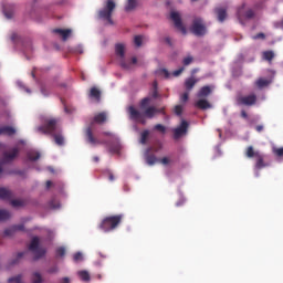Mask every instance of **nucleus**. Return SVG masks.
I'll list each match as a JSON object with an SVG mask.
<instances>
[{"instance_id": "nucleus-13", "label": "nucleus", "mask_w": 283, "mask_h": 283, "mask_svg": "<svg viewBox=\"0 0 283 283\" xmlns=\"http://www.w3.org/2000/svg\"><path fill=\"white\" fill-rule=\"evenodd\" d=\"M128 112L132 120H136V123H142V125H145L144 113H140L134 106H129Z\"/></svg>"}, {"instance_id": "nucleus-50", "label": "nucleus", "mask_w": 283, "mask_h": 283, "mask_svg": "<svg viewBox=\"0 0 283 283\" xmlns=\"http://www.w3.org/2000/svg\"><path fill=\"white\" fill-rule=\"evenodd\" d=\"M158 163H160L161 165H169V163H171V159H169V157H164L159 159Z\"/></svg>"}, {"instance_id": "nucleus-40", "label": "nucleus", "mask_w": 283, "mask_h": 283, "mask_svg": "<svg viewBox=\"0 0 283 283\" xmlns=\"http://www.w3.org/2000/svg\"><path fill=\"white\" fill-rule=\"evenodd\" d=\"M134 43L136 48H140V45H143V35H135Z\"/></svg>"}, {"instance_id": "nucleus-64", "label": "nucleus", "mask_w": 283, "mask_h": 283, "mask_svg": "<svg viewBox=\"0 0 283 283\" xmlns=\"http://www.w3.org/2000/svg\"><path fill=\"white\" fill-rule=\"evenodd\" d=\"M15 34L12 35V40H14Z\"/></svg>"}, {"instance_id": "nucleus-55", "label": "nucleus", "mask_w": 283, "mask_h": 283, "mask_svg": "<svg viewBox=\"0 0 283 283\" xmlns=\"http://www.w3.org/2000/svg\"><path fill=\"white\" fill-rule=\"evenodd\" d=\"M241 117L242 118H249V114H247V111H241Z\"/></svg>"}, {"instance_id": "nucleus-27", "label": "nucleus", "mask_w": 283, "mask_h": 283, "mask_svg": "<svg viewBox=\"0 0 283 283\" xmlns=\"http://www.w3.org/2000/svg\"><path fill=\"white\" fill-rule=\"evenodd\" d=\"M255 85L259 86L260 90H262V87H268V85H271V81L261 77L255 82Z\"/></svg>"}, {"instance_id": "nucleus-7", "label": "nucleus", "mask_w": 283, "mask_h": 283, "mask_svg": "<svg viewBox=\"0 0 283 283\" xmlns=\"http://www.w3.org/2000/svg\"><path fill=\"white\" fill-rule=\"evenodd\" d=\"M29 251H32L34 254V260H41L46 253L44 248H41V241L39 237H33L29 245Z\"/></svg>"}, {"instance_id": "nucleus-12", "label": "nucleus", "mask_w": 283, "mask_h": 283, "mask_svg": "<svg viewBox=\"0 0 283 283\" xmlns=\"http://www.w3.org/2000/svg\"><path fill=\"white\" fill-rule=\"evenodd\" d=\"M170 19L171 21H174L177 30H180L184 34H187V29H185V25H182V19L180 18V13L172 11L170 13Z\"/></svg>"}, {"instance_id": "nucleus-24", "label": "nucleus", "mask_w": 283, "mask_h": 283, "mask_svg": "<svg viewBox=\"0 0 283 283\" xmlns=\"http://www.w3.org/2000/svg\"><path fill=\"white\" fill-rule=\"evenodd\" d=\"M93 120L97 125H103V123L107 122V113H105V112L98 113L97 115L94 116Z\"/></svg>"}, {"instance_id": "nucleus-52", "label": "nucleus", "mask_w": 283, "mask_h": 283, "mask_svg": "<svg viewBox=\"0 0 283 283\" xmlns=\"http://www.w3.org/2000/svg\"><path fill=\"white\" fill-rule=\"evenodd\" d=\"M182 72H185V67H180L179 70L174 71L172 76H180Z\"/></svg>"}, {"instance_id": "nucleus-15", "label": "nucleus", "mask_w": 283, "mask_h": 283, "mask_svg": "<svg viewBox=\"0 0 283 283\" xmlns=\"http://www.w3.org/2000/svg\"><path fill=\"white\" fill-rule=\"evenodd\" d=\"M15 156H19V148H12L10 153L4 151L2 163H12Z\"/></svg>"}, {"instance_id": "nucleus-33", "label": "nucleus", "mask_w": 283, "mask_h": 283, "mask_svg": "<svg viewBox=\"0 0 283 283\" xmlns=\"http://www.w3.org/2000/svg\"><path fill=\"white\" fill-rule=\"evenodd\" d=\"M15 233L17 232L14 231V228H12V226L3 231L4 238H12V235H14Z\"/></svg>"}, {"instance_id": "nucleus-45", "label": "nucleus", "mask_w": 283, "mask_h": 283, "mask_svg": "<svg viewBox=\"0 0 283 283\" xmlns=\"http://www.w3.org/2000/svg\"><path fill=\"white\" fill-rule=\"evenodd\" d=\"M73 260H74V262H81V261L83 260V253L76 252V253L73 255Z\"/></svg>"}, {"instance_id": "nucleus-53", "label": "nucleus", "mask_w": 283, "mask_h": 283, "mask_svg": "<svg viewBox=\"0 0 283 283\" xmlns=\"http://www.w3.org/2000/svg\"><path fill=\"white\" fill-rule=\"evenodd\" d=\"M254 40L258 39H266V35L264 33H258L256 35L253 36Z\"/></svg>"}, {"instance_id": "nucleus-10", "label": "nucleus", "mask_w": 283, "mask_h": 283, "mask_svg": "<svg viewBox=\"0 0 283 283\" xmlns=\"http://www.w3.org/2000/svg\"><path fill=\"white\" fill-rule=\"evenodd\" d=\"M150 101L149 97H145L140 102V109H144L143 114L146 118H154V116L158 114V108H156V106H149Z\"/></svg>"}, {"instance_id": "nucleus-31", "label": "nucleus", "mask_w": 283, "mask_h": 283, "mask_svg": "<svg viewBox=\"0 0 283 283\" xmlns=\"http://www.w3.org/2000/svg\"><path fill=\"white\" fill-rule=\"evenodd\" d=\"M77 275L81 277L83 282H90V272L88 271H80Z\"/></svg>"}, {"instance_id": "nucleus-26", "label": "nucleus", "mask_w": 283, "mask_h": 283, "mask_svg": "<svg viewBox=\"0 0 283 283\" xmlns=\"http://www.w3.org/2000/svg\"><path fill=\"white\" fill-rule=\"evenodd\" d=\"M137 6H138L137 0H127V2L125 4V12H132V11L136 10Z\"/></svg>"}, {"instance_id": "nucleus-62", "label": "nucleus", "mask_w": 283, "mask_h": 283, "mask_svg": "<svg viewBox=\"0 0 283 283\" xmlns=\"http://www.w3.org/2000/svg\"><path fill=\"white\" fill-rule=\"evenodd\" d=\"M0 174H3V168L0 166Z\"/></svg>"}, {"instance_id": "nucleus-5", "label": "nucleus", "mask_w": 283, "mask_h": 283, "mask_svg": "<svg viewBox=\"0 0 283 283\" xmlns=\"http://www.w3.org/2000/svg\"><path fill=\"white\" fill-rule=\"evenodd\" d=\"M115 54L119 59V65L123 70H132V65H136L138 63V59L133 57L132 62H126L125 60V44L117 43L115 45Z\"/></svg>"}, {"instance_id": "nucleus-34", "label": "nucleus", "mask_w": 283, "mask_h": 283, "mask_svg": "<svg viewBox=\"0 0 283 283\" xmlns=\"http://www.w3.org/2000/svg\"><path fill=\"white\" fill-rule=\"evenodd\" d=\"M32 283H43V276H41V273H33Z\"/></svg>"}, {"instance_id": "nucleus-61", "label": "nucleus", "mask_w": 283, "mask_h": 283, "mask_svg": "<svg viewBox=\"0 0 283 283\" xmlns=\"http://www.w3.org/2000/svg\"><path fill=\"white\" fill-rule=\"evenodd\" d=\"M93 160H94V163H98L99 158L95 156V157H93Z\"/></svg>"}, {"instance_id": "nucleus-37", "label": "nucleus", "mask_w": 283, "mask_h": 283, "mask_svg": "<svg viewBox=\"0 0 283 283\" xmlns=\"http://www.w3.org/2000/svg\"><path fill=\"white\" fill-rule=\"evenodd\" d=\"M56 258H65V248L60 247L55 250Z\"/></svg>"}, {"instance_id": "nucleus-60", "label": "nucleus", "mask_w": 283, "mask_h": 283, "mask_svg": "<svg viewBox=\"0 0 283 283\" xmlns=\"http://www.w3.org/2000/svg\"><path fill=\"white\" fill-rule=\"evenodd\" d=\"M50 187H52V181H51V180H48V181H46V189H50Z\"/></svg>"}, {"instance_id": "nucleus-36", "label": "nucleus", "mask_w": 283, "mask_h": 283, "mask_svg": "<svg viewBox=\"0 0 283 283\" xmlns=\"http://www.w3.org/2000/svg\"><path fill=\"white\" fill-rule=\"evenodd\" d=\"M154 129L156 132H160V134H166V132H167V127H165V125H163V124H156L154 126Z\"/></svg>"}, {"instance_id": "nucleus-17", "label": "nucleus", "mask_w": 283, "mask_h": 283, "mask_svg": "<svg viewBox=\"0 0 283 283\" xmlns=\"http://www.w3.org/2000/svg\"><path fill=\"white\" fill-rule=\"evenodd\" d=\"M17 134V128L12 126L0 127V136H14Z\"/></svg>"}, {"instance_id": "nucleus-49", "label": "nucleus", "mask_w": 283, "mask_h": 283, "mask_svg": "<svg viewBox=\"0 0 283 283\" xmlns=\"http://www.w3.org/2000/svg\"><path fill=\"white\" fill-rule=\"evenodd\" d=\"M180 101L181 103H187V101H189V91L180 96Z\"/></svg>"}, {"instance_id": "nucleus-8", "label": "nucleus", "mask_w": 283, "mask_h": 283, "mask_svg": "<svg viewBox=\"0 0 283 283\" xmlns=\"http://www.w3.org/2000/svg\"><path fill=\"white\" fill-rule=\"evenodd\" d=\"M190 31L195 36H205L207 34V25H205V21L201 18H195Z\"/></svg>"}, {"instance_id": "nucleus-16", "label": "nucleus", "mask_w": 283, "mask_h": 283, "mask_svg": "<svg viewBox=\"0 0 283 283\" xmlns=\"http://www.w3.org/2000/svg\"><path fill=\"white\" fill-rule=\"evenodd\" d=\"M53 34H60L62 41H67L72 34V29H53Z\"/></svg>"}, {"instance_id": "nucleus-22", "label": "nucleus", "mask_w": 283, "mask_h": 283, "mask_svg": "<svg viewBox=\"0 0 283 283\" xmlns=\"http://www.w3.org/2000/svg\"><path fill=\"white\" fill-rule=\"evenodd\" d=\"M198 78L196 77H188L185 81V88L187 90V92H191V90H193V87H196V84L198 83Z\"/></svg>"}, {"instance_id": "nucleus-48", "label": "nucleus", "mask_w": 283, "mask_h": 283, "mask_svg": "<svg viewBox=\"0 0 283 283\" xmlns=\"http://www.w3.org/2000/svg\"><path fill=\"white\" fill-rule=\"evenodd\" d=\"M25 255V252H19L17 254V259L12 261V264H18L19 260H21V258H23Z\"/></svg>"}, {"instance_id": "nucleus-30", "label": "nucleus", "mask_w": 283, "mask_h": 283, "mask_svg": "<svg viewBox=\"0 0 283 283\" xmlns=\"http://www.w3.org/2000/svg\"><path fill=\"white\" fill-rule=\"evenodd\" d=\"M149 138V130H144L142 134H140V140L139 143L142 145H147V139Z\"/></svg>"}, {"instance_id": "nucleus-32", "label": "nucleus", "mask_w": 283, "mask_h": 283, "mask_svg": "<svg viewBox=\"0 0 283 283\" xmlns=\"http://www.w3.org/2000/svg\"><path fill=\"white\" fill-rule=\"evenodd\" d=\"M158 158H156L154 155H147L146 156V163L147 165H156V163H158Z\"/></svg>"}, {"instance_id": "nucleus-39", "label": "nucleus", "mask_w": 283, "mask_h": 283, "mask_svg": "<svg viewBox=\"0 0 283 283\" xmlns=\"http://www.w3.org/2000/svg\"><path fill=\"white\" fill-rule=\"evenodd\" d=\"M272 151H273L274 156H277V158H283V147H281V148L274 147L272 149Z\"/></svg>"}, {"instance_id": "nucleus-18", "label": "nucleus", "mask_w": 283, "mask_h": 283, "mask_svg": "<svg viewBox=\"0 0 283 283\" xmlns=\"http://www.w3.org/2000/svg\"><path fill=\"white\" fill-rule=\"evenodd\" d=\"M214 12L217 14V19L219 23H224L227 20V9L224 8H216Z\"/></svg>"}, {"instance_id": "nucleus-43", "label": "nucleus", "mask_w": 283, "mask_h": 283, "mask_svg": "<svg viewBox=\"0 0 283 283\" xmlns=\"http://www.w3.org/2000/svg\"><path fill=\"white\" fill-rule=\"evenodd\" d=\"M51 209H59L61 207V203L59 201H56L55 199H52L50 202H49Z\"/></svg>"}, {"instance_id": "nucleus-63", "label": "nucleus", "mask_w": 283, "mask_h": 283, "mask_svg": "<svg viewBox=\"0 0 283 283\" xmlns=\"http://www.w3.org/2000/svg\"><path fill=\"white\" fill-rule=\"evenodd\" d=\"M167 43H169V38L166 39Z\"/></svg>"}, {"instance_id": "nucleus-51", "label": "nucleus", "mask_w": 283, "mask_h": 283, "mask_svg": "<svg viewBox=\"0 0 283 283\" xmlns=\"http://www.w3.org/2000/svg\"><path fill=\"white\" fill-rule=\"evenodd\" d=\"M46 273L53 274V273H59V266L54 265L50 268Z\"/></svg>"}, {"instance_id": "nucleus-21", "label": "nucleus", "mask_w": 283, "mask_h": 283, "mask_svg": "<svg viewBox=\"0 0 283 283\" xmlns=\"http://www.w3.org/2000/svg\"><path fill=\"white\" fill-rule=\"evenodd\" d=\"M90 98H94L95 103H101V90L93 86L88 94Z\"/></svg>"}, {"instance_id": "nucleus-25", "label": "nucleus", "mask_w": 283, "mask_h": 283, "mask_svg": "<svg viewBox=\"0 0 283 283\" xmlns=\"http://www.w3.org/2000/svg\"><path fill=\"white\" fill-rule=\"evenodd\" d=\"M27 158H28V160H31V163H34V161L39 160V158H41V154L36 150H29L27 153Z\"/></svg>"}, {"instance_id": "nucleus-3", "label": "nucleus", "mask_w": 283, "mask_h": 283, "mask_svg": "<svg viewBox=\"0 0 283 283\" xmlns=\"http://www.w3.org/2000/svg\"><path fill=\"white\" fill-rule=\"evenodd\" d=\"M123 222V214H115L105 217L98 228L104 231V233H109V231H114L118 229L119 224Z\"/></svg>"}, {"instance_id": "nucleus-35", "label": "nucleus", "mask_w": 283, "mask_h": 283, "mask_svg": "<svg viewBox=\"0 0 283 283\" xmlns=\"http://www.w3.org/2000/svg\"><path fill=\"white\" fill-rule=\"evenodd\" d=\"M156 73L159 74V76H165V78H169V76H171L167 69H160Z\"/></svg>"}, {"instance_id": "nucleus-57", "label": "nucleus", "mask_w": 283, "mask_h": 283, "mask_svg": "<svg viewBox=\"0 0 283 283\" xmlns=\"http://www.w3.org/2000/svg\"><path fill=\"white\" fill-rule=\"evenodd\" d=\"M255 129H256V132H263L264 130V126H262V125H258L256 127H255Z\"/></svg>"}, {"instance_id": "nucleus-47", "label": "nucleus", "mask_w": 283, "mask_h": 283, "mask_svg": "<svg viewBox=\"0 0 283 283\" xmlns=\"http://www.w3.org/2000/svg\"><path fill=\"white\" fill-rule=\"evenodd\" d=\"M12 207H23V201L19 199L11 200Z\"/></svg>"}, {"instance_id": "nucleus-41", "label": "nucleus", "mask_w": 283, "mask_h": 283, "mask_svg": "<svg viewBox=\"0 0 283 283\" xmlns=\"http://www.w3.org/2000/svg\"><path fill=\"white\" fill-rule=\"evenodd\" d=\"M191 63H193V56H191V55L186 56V57L184 59V61H182V64H184L185 66L191 65Z\"/></svg>"}, {"instance_id": "nucleus-9", "label": "nucleus", "mask_w": 283, "mask_h": 283, "mask_svg": "<svg viewBox=\"0 0 283 283\" xmlns=\"http://www.w3.org/2000/svg\"><path fill=\"white\" fill-rule=\"evenodd\" d=\"M258 103V95L251 93L249 95H239L237 96V105L244 107H253Z\"/></svg>"}, {"instance_id": "nucleus-46", "label": "nucleus", "mask_w": 283, "mask_h": 283, "mask_svg": "<svg viewBox=\"0 0 283 283\" xmlns=\"http://www.w3.org/2000/svg\"><path fill=\"white\" fill-rule=\"evenodd\" d=\"M21 274L17 275V276H13V277H10L8 280L9 283H12V282H15V283H21Z\"/></svg>"}, {"instance_id": "nucleus-11", "label": "nucleus", "mask_w": 283, "mask_h": 283, "mask_svg": "<svg viewBox=\"0 0 283 283\" xmlns=\"http://www.w3.org/2000/svg\"><path fill=\"white\" fill-rule=\"evenodd\" d=\"M189 129V123L185 119L181 120L180 126L174 129V139L178 140L187 134V130Z\"/></svg>"}, {"instance_id": "nucleus-1", "label": "nucleus", "mask_w": 283, "mask_h": 283, "mask_svg": "<svg viewBox=\"0 0 283 283\" xmlns=\"http://www.w3.org/2000/svg\"><path fill=\"white\" fill-rule=\"evenodd\" d=\"M42 123V126L38 127V132L53 136L54 143L57 144L59 147H63V145H65V137H63V130L61 126H59V119L44 118Z\"/></svg>"}, {"instance_id": "nucleus-19", "label": "nucleus", "mask_w": 283, "mask_h": 283, "mask_svg": "<svg viewBox=\"0 0 283 283\" xmlns=\"http://www.w3.org/2000/svg\"><path fill=\"white\" fill-rule=\"evenodd\" d=\"M211 92H212L211 86L206 85L199 90V92L197 93V97L207 98V96H210Z\"/></svg>"}, {"instance_id": "nucleus-14", "label": "nucleus", "mask_w": 283, "mask_h": 283, "mask_svg": "<svg viewBox=\"0 0 283 283\" xmlns=\"http://www.w3.org/2000/svg\"><path fill=\"white\" fill-rule=\"evenodd\" d=\"M242 10H244V4L239 8L237 12L239 21H242V19H253V17H255V11H253V9L245 11V14H242Z\"/></svg>"}, {"instance_id": "nucleus-44", "label": "nucleus", "mask_w": 283, "mask_h": 283, "mask_svg": "<svg viewBox=\"0 0 283 283\" xmlns=\"http://www.w3.org/2000/svg\"><path fill=\"white\" fill-rule=\"evenodd\" d=\"M182 111H184L182 105H176V106H175L174 112H175V114H176L177 116H182Z\"/></svg>"}, {"instance_id": "nucleus-6", "label": "nucleus", "mask_w": 283, "mask_h": 283, "mask_svg": "<svg viewBox=\"0 0 283 283\" xmlns=\"http://www.w3.org/2000/svg\"><path fill=\"white\" fill-rule=\"evenodd\" d=\"M114 10H116V2L107 0L105 7L98 11V18L107 21L109 25H114V20H112Z\"/></svg>"}, {"instance_id": "nucleus-42", "label": "nucleus", "mask_w": 283, "mask_h": 283, "mask_svg": "<svg viewBox=\"0 0 283 283\" xmlns=\"http://www.w3.org/2000/svg\"><path fill=\"white\" fill-rule=\"evenodd\" d=\"M13 228V231H25V226H23V223H20V224H13L11 226Z\"/></svg>"}, {"instance_id": "nucleus-20", "label": "nucleus", "mask_w": 283, "mask_h": 283, "mask_svg": "<svg viewBox=\"0 0 283 283\" xmlns=\"http://www.w3.org/2000/svg\"><path fill=\"white\" fill-rule=\"evenodd\" d=\"M195 107H198V109H211V103L206 98H200L195 103Z\"/></svg>"}, {"instance_id": "nucleus-23", "label": "nucleus", "mask_w": 283, "mask_h": 283, "mask_svg": "<svg viewBox=\"0 0 283 283\" xmlns=\"http://www.w3.org/2000/svg\"><path fill=\"white\" fill-rule=\"evenodd\" d=\"M0 200H12V191L8 188L0 187Z\"/></svg>"}, {"instance_id": "nucleus-28", "label": "nucleus", "mask_w": 283, "mask_h": 283, "mask_svg": "<svg viewBox=\"0 0 283 283\" xmlns=\"http://www.w3.org/2000/svg\"><path fill=\"white\" fill-rule=\"evenodd\" d=\"M12 214L8 210H0V222H6V220H10Z\"/></svg>"}, {"instance_id": "nucleus-59", "label": "nucleus", "mask_w": 283, "mask_h": 283, "mask_svg": "<svg viewBox=\"0 0 283 283\" xmlns=\"http://www.w3.org/2000/svg\"><path fill=\"white\" fill-rule=\"evenodd\" d=\"M62 283H70V277H63Z\"/></svg>"}, {"instance_id": "nucleus-29", "label": "nucleus", "mask_w": 283, "mask_h": 283, "mask_svg": "<svg viewBox=\"0 0 283 283\" xmlns=\"http://www.w3.org/2000/svg\"><path fill=\"white\" fill-rule=\"evenodd\" d=\"M263 59H264V61H269V63H271V61H273V59H275V53L273 51H264Z\"/></svg>"}, {"instance_id": "nucleus-4", "label": "nucleus", "mask_w": 283, "mask_h": 283, "mask_svg": "<svg viewBox=\"0 0 283 283\" xmlns=\"http://www.w3.org/2000/svg\"><path fill=\"white\" fill-rule=\"evenodd\" d=\"M245 156L247 158H255L254 169H256L258 171H260V169L269 167V163L264 161V154L255 150L253 146H249L245 149Z\"/></svg>"}, {"instance_id": "nucleus-56", "label": "nucleus", "mask_w": 283, "mask_h": 283, "mask_svg": "<svg viewBox=\"0 0 283 283\" xmlns=\"http://www.w3.org/2000/svg\"><path fill=\"white\" fill-rule=\"evenodd\" d=\"M108 180H109L111 182H114V180H115L114 174L108 172Z\"/></svg>"}, {"instance_id": "nucleus-58", "label": "nucleus", "mask_w": 283, "mask_h": 283, "mask_svg": "<svg viewBox=\"0 0 283 283\" xmlns=\"http://www.w3.org/2000/svg\"><path fill=\"white\" fill-rule=\"evenodd\" d=\"M157 114H164L165 115V107L157 108Z\"/></svg>"}, {"instance_id": "nucleus-2", "label": "nucleus", "mask_w": 283, "mask_h": 283, "mask_svg": "<svg viewBox=\"0 0 283 283\" xmlns=\"http://www.w3.org/2000/svg\"><path fill=\"white\" fill-rule=\"evenodd\" d=\"M102 134L103 136H108L111 140L109 142L98 140L96 137H94L92 127H87L85 130L86 143H90V145H93V146L108 145V150L111 151V154H118V151H120V139L117 136H115L114 133L112 132H104Z\"/></svg>"}, {"instance_id": "nucleus-38", "label": "nucleus", "mask_w": 283, "mask_h": 283, "mask_svg": "<svg viewBox=\"0 0 283 283\" xmlns=\"http://www.w3.org/2000/svg\"><path fill=\"white\" fill-rule=\"evenodd\" d=\"M153 87H154V90H153L151 96H153V98H158V82L157 81H155L153 83Z\"/></svg>"}, {"instance_id": "nucleus-54", "label": "nucleus", "mask_w": 283, "mask_h": 283, "mask_svg": "<svg viewBox=\"0 0 283 283\" xmlns=\"http://www.w3.org/2000/svg\"><path fill=\"white\" fill-rule=\"evenodd\" d=\"M75 52L77 54H83V46H81V45L76 46Z\"/></svg>"}]
</instances>
